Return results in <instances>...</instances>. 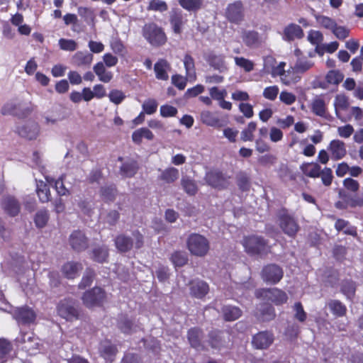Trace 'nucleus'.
I'll return each mask as SVG.
<instances>
[{
    "label": "nucleus",
    "mask_w": 363,
    "mask_h": 363,
    "mask_svg": "<svg viewBox=\"0 0 363 363\" xmlns=\"http://www.w3.org/2000/svg\"><path fill=\"white\" fill-rule=\"evenodd\" d=\"M143 245V237L139 231H134L132 237L119 235L115 239V245L118 251L125 252L130 250L133 247L140 248Z\"/></svg>",
    "instance_id": "obj_1"
},
{
    "label": "nucleus",
    "mask_w": 363,
    "mask_h": 363,
    "mask_svg": "<svg viewBox=\"0 0 363 363\" xmlns=\"http://www.w3.org/2000/svg\"><path fill=\"white\" fill-rule=\"evenodd\" d=\"M187 247L193 255L203 257L209 250V242L204 236L199 234H192L187 240Z\"/></svg>",
    "instance_id": "obj_2"
},
{
    "label": "nucleus",
    "mask_w": 363,
    "mask_h": 363,
    "mask_svg": "<svg viewBox=\"0 0 363 363\" xmlns=\"http://www.w3.org/2000/svg\"><path fill=\"white\" fill-rule=\"evenodd\" d=\"M143 32L144 38L153 46H160L167 41L163 30L155 23L145 24Z\"/></svg>",
    "instance_id": "obj_3"
},
{
    "label": "nucleus",
    "mask_w": 363,
    "mask_h": 363,
    "mask_svg": "<svg viewBox=\"0 0 363 363\" xmlns=\"http://www.w3.org/2000/svg\"><path fill=\"white\" fill-rule=\"evenodd\" d=\"M242 245L245 251L250 255L265 254L269 249L262 238L255 235L245 237L242 240Z\"/></svg>",
    "instance_id": "obj_4"
},
{
    "label": "nucleus",
    "mask_w": 363,
    "mask_h": 363,
    "mask_svg": "<svg viewBox=\"0 0 363 363\" xmlns=\"http://www.w3.org/2000/svg\"><path fill=\"white\" fill-rule=\"evenodd\" d=\"M30 112L31 109L29 107H25L23 103L17 99L6 102L1 109L2 115H12L18 117H24Z\"/></svg>",
    "instance_id": "obj_5"
},
{
    "label": "nucleus",
    "mask_w": 363,
    "mask_h": 363,
    "mask_svg": "<svg viewBox=\"0 0 363 363\" xmlns=\"http://www.w3.org/2000/svg\"><path fill=\"white\" fill-rule=\"evenodd\" d=\"M255 295L259 298L271 301L276 305H280L286 303L288 299L286 293L277 288L271 289H259L256 291Z\"/></svg>",
    "instance_id": "obj_6"
},
{
    "label": "nucleus",
    "mask_w": 363,
    "mask_h": 363,
    "mask_svg": "<svg viewBox=\"0 0 363 363\" xmlns=\"http://www.w3.org/2000/svg\"><path fill=\"white\" fill-rule=\"evenodd\" d=\"M57 313L62 318L72 321L79 318V311L71 300L61 301L57 308Z\"/></svg>",
    "instance_id": "obj_7"
},
{
    "label": "nucleus",
    "mask_w": 363,
    "mask_h": 363,
    "mask_svg": "<svg viewBox=\"0 0 363 363\" xmlns=\"http://www.w3.org/2000/svg\"><path fill=\"white\" fill-rule=\"evenodd\" d=\"M104 298V291L101 288L95 287L83 294L82 301L87 308H92L100 305Z\"/></svg>",
    "instance_id": "obj_8"
},
{
    "label": "nucleus",
    "mask_w": 363,
    "mask_h": 363,
    "mask_svg": "<svg viewBox=\"0 0 363 363\" xmlns=\"http://www.w3.org/2000/svg\"><path fill=\"white\" fill-rule=\"evenodd\" d=\"M206 183L213 188L225 189L229 186V178L217 171H209L206 174Z\"/></svg>",
    "instance_id": "obj_9"
},
{
    "label": "nucleus",
    "mask_w": 363,
    "mask_h": 363,
    "mask_svg": "<svg viewBox=\"0 0 363 363\" xmlns=\"http://www.w3.org/2000/svg\"><path fill=\"white\" fill-rule=\"evenodd\" d=\"M279 226L289 236H294L299 229L296 220L289 214L283 213L279 216Z\"/></svg>",
    "instance_id": "obj_10"
},
{
    "label": "nucleus",
    "mask_w": 363,
    "mask_h": 363,
    "mask_svg": "<svg viewBox=\"0 0 363 363\" xmlns=\"http://www.w3.org/2000/svg\"><path fill=\"white\" fill-rule=\"evenodd\" d=\"M262 277L265 282L277 284L283 277V271L276 264L267 265L262 269Z\"/></svg>",
    "instance_id": "obj_11"
},
{
    "label": "nucleus",
    "mask_w": 363,
    "mask_h": 363,
    "mask_svg": "<svg viewBox=\"0 0 363 363\" xmlns=\"http://www.w3.org/2000/svg\"><path fill=\"white\" fill-rule=\"evenodd\" d=\"M17 132L21 137L33 140L36 138L39 133V126L35 122H26L17 128Z\"/></svg>",
    "instance_id": "obj_12"
},
{
    "label": "nucleus",
    "mask_w": 363,
    "mask_h": 363,
    "mask_svg": "<svg viewBox=\"0 0 363 363\" xmlns=\"http://www.w3.org/2000/svg\"><path fill=\"white\" fill-rule=\"evenodd\" d=\"M16 341L18 345L20 343L23 344L22 350H26L30 354H34L35 350L38 349V342L30 334H21Z\"/></svg>",
    "instance_id": "obj_13"
},
{
    "label": "nucleus",
    "mask_w": 363,
    "mask_h": 363,
    "mask_svg": "<svg viewBox=\"0 0 363 363\" xmlns=\"http://www.w3.org/2000/svg\"><path fill=\"white\" fill-rule=\"evenodd\" d=\"M273 341L274 336L271 333L260 332L253 337L252 344L257 349H265L271 345Z\"/></svg>",
    "instance_id": "obj_14"
},
{
    "label": "nucleus",
    "mask_w": 363,
    "mask_h": 363,
    "mask_svg": "<svg viewBox=\"0 0 363 363\" xmlns=\"http://www.w3.org/2000/svg\"><path fill=\"white\" fill-rule=\"evenodd\" d=\"M328 150L330 152L332 157L335 160L342 159L347 153L345 143L338 139L333 140L330 143Z\"/></svg>",
    "instance_id": "obj_15"
},
{
    "label": "nucleus",
    "mask_w": 363,
    "mask_h": 363,
    "mask_svg": "<svg viewBox=\"0 0 363 363\" xmlns=\"http://www.w3.org/2000/svg\"><path fill=\"white\" fill-rule=\"evenodd\" d=\"M208 285L203 281L196 280L191 283L190 294L197 298H202L208 292Z\"/></svg>",
    "instance_id": "obj_16"
},
{
    "label": "nucleus",
    "mask_w": 363,
    "mask_h": 363,
    "mask_svg": "<svg viewBox=\"0 0 363 363\" xmlns=\"http://www.w3.org/2000/svg\"><path fill=\"white\" fill-rule=\"evenodd\" d=\"M208 62L209 65L220 73L228 71V66L225 57L223 55L211 54L208 56Z\"/></svg>",
    "instance_id": "obj_17"
},
{
    "label": "nucleus",
    "mask_w": 363,
    "mask_h": 363,
    "mask_svg": "<svg viewBox=\"0 0 363 363\" xmlns=\"http://www.w3.org/2000/svg\"><path fill=\"white\" fill-rule=\"evenodd\" d=\"M69 242L72 247L77 251L83 250L87 247V240L81 231L72 233L69 238Z\"/></svg>",
    "instance_id": "obj_18"
},
{
    "label": "nucleus",
    "mask_w": 363,
    "mask_h": 363,
    "mask_svg": "<svg viewBox=\"0 0 363 363\" xmlns=\"http://www.w3.org/2000/svg\"><path fill=\"white\" fill-rule=\"evenodd\" d=\"M14 317L23 323H33L35 319V313L33 310L27 307L17 308L14 311Z\"/></svg>",
    "instance_id": "obj_19"
},
{
    "label": "nucleus",
    "mask_w": 363,
    "mask_h": 363,
    "mask_svg": "<svg viewBox=\"0 0 363 363\" xmlns=\"http://www.w3.org/2000/svg\"><path fill=\"white\" fill-rule=\"evenodd\" d=\"M93 69L99 81L102 82L108 83L113 79V73L107 70L104 64L101 62H97L94 66Z\"/></svg>",
    "instance_id": "obj_20"
},
{
    "label": "nucleus",
    "mask_w": 363,
    "mask_h": 363,
    "mask_svg": "<svg viewBox=\"0 0 363 363\" xmlns=\"http://www.w3.org/2000/svg\"><path fill=\"white\" fill-rule=\"evenodd\" d=\"M169 69L170 66L167 60L162 59L157 61L154 66L156 78L160 80H167L169 79L167 71Z\"/></svg>",
    "instance_id": "obj_21"
},
{
    "label": "nucleus",
    "mask_w": 363,
    "mask_h": 363,
    "mask_svg": "<svg viewBox=\"0 0 363 363\" xmlns=\"http://www.w3.org/2000/svg\"><path fill=\"white\" fill-rule=\"evenodd\" d=\"M101 355L106 359L110 362L113 360V358L117 352L116 348L108 341H104L101 343L99 347Z\"/></svg>",
    "instance_id": "obj_22"
},
{
    "label": "nucleus",
    "mask_w": 363,
    "mask_h": 363,
    "mask_svg": "<svg viewBox=\"0 0 363 363\" xmlns=\"http://www.w3.org/2000/svg\"><path fill=\"white\" fill-rule=\"evenodd\" d=\"M82 269L80 264L69 262L62 266V272L67 278L74 279L78 276Z\"/></svg>",
    "instance_id": "obj_23"
},
{
    "label": "nucleus",
    "mask_w": 363,
    "mask_h": 363,
    "mask_svg": "<svg viewBox=\"0 0 363 363\" xmlns=\"http://www.w3.org/2000/svg\"><path fill=\"white\" fill-rule=\"evenodd\" d=\"M301 78V76L296 72L294 66H293L286 70L285 74L281 77V82L285 85L289 86L296 84L300 81Z\"/></svg>",
    "instance_id": "obj_24"
},
{
    "label": "nucleus",
    "mask_w": 363,
    "mask_h": 363,
    "mask_svg": "<svg viewBox=\"0 0 363 363\" xmlns=\"http://www.w3.org/2000/svg\"><path fill=\"white\" fill-rule=\"evenodd\" d=\"M93 55L86 52H77L72 58L73 63L77 66L89 65L93 61Z\"/></svg>",
    "instance_id": "obj_25"
},
{
    "label": "nucleus",
    "mask_w": 363,
    "mask_h": 363,
    "mask_svg": "<svg viewBox=\"0 0 363 363\" xmlns=\"http://www.w3.org/2000/svg\"><path fill=\"white\" fill-rule=\"evenodd\" d=\"M242 7L240 2H235L228 6L227 16L230 21L237 22L242 18Z\"/></svg>",
    "instance_id": "obj_26"
},
{
    "label": "nucleus",
    "mask_w": 363,
    "mask_h": 363,
    "mask_svg": "<svg viewBox=\"0 0 363 363\" xmlns=\"http://www.w3.org/2000/svg\"><path fill=\"white\" fill-rule=\"evenodd\" d=\"M284 38L288 40H293L296 38H301L303 35L301 28L296 24H291L285 28Z\"/></svg>",
    "instance_id": "obj_27"
},
{
    "label": "nucleus",
    "mask_w": 363,
    "mask_h": 363,
    "mask_svg": "<svg viewBox=\"0 0 363 363\" xmlns=\"http://www.w3.org/2000/svg\"><path fill=\"white\" fill-rule=\"evenodd\" d=\"M201 121L211 127L220 128L222 126L220 120L209 111H203L201 113Z\"/></svg>",
    "instance_id": "obj_28"
},
{
    "label": "nucleus",
    "mask_w": 363,
    "mask_h": 363,
    "mask_svg": "<svg viewBox=\"0 0 363 363\" xmlns=\"http://www.w3.org/2000/svg\"><path fill=\"white\" fill-rule=\"evenodd\" d=\"M179 177V170L175 167H168L162 171L160 175V179L166 183H173L178 179Z\"/></svg>",
    "instance_id": "obj_29"
},
{
    "label": "nucleus",
    "mask_w": 363,
    "mask_h": 363,
    "mask_svg": "<svg viewBox=\"0 0 363 363\" xmlns=\"http://www.w3.org/2000/svg\"><path fill=\"white\" fill-rule=\"evenodd\" d=\"M327 306L335 316L342 317L346 314V306L338 300H330L328 302Z\"/></svg>",
    "instance_id": "obj_30"
},
{
    "label": "nucleus",
    "mask_w": 363,
    "mask_h": 363,
    "mask_svg": "<svg viewBox=\"0 0 363 363\" xmlns=\"http://www.w3.org/2000/svg\"><path fill=\"white\" fill-rule=\"evenodd\" d=\"M311 108L315 115L324 116L326 113V104L323 99L320 96H316L313 99L311 104Z\"/></svg>",
    "instance_id": "obj_31"
},
{
    "label": "nucleus",
    "mask_w": 363,
    "mask_h": 363,
    "mask_svg": "<svg viewBox=\"0 0 363 363\" xmlns=\"http://www.w3.org/2000/svg\"><path fill=\"white\" fill-rule=\"evenodd\" d=\"M3 208L5 211L11 216H16L20 210L18 202L11 197L6 198L3 202Z\"/></svg>",
    "instance_id": "obj_32"
},
{
    "label": "nucleus",
    "mask_w": 363,
    "mask_h": 363,
    "mask_svg": "<svg viewBox=\"0 0 363 363\" xmlns=\"http://www.w3.org/2000/svg\"><path fill=\"white\" fill-rule=\"evenodd\" d=\"M143 138L152 140L154 138V135L147 128H139L133 133L132 139L135 143L140 144Z\"/></svg>",
    "instance_id": "obj_33"
},
{
    "label": "nucleus",
    "mask_w": 363,
    "mask_h": 363,
    "mask_svg": "<svg viewBox=\"0 0 363 363\" xmlns=\"http://www.w3.org/2000/svg\"><path fill=\"white\" fill-rule=\"evenodd\" d=\"M224 319L227 321H233L241 316V310L236 306H227L223 308Z\"/></svg>",
    "instance_id": "obj_34"
},
{
    "label": "nucleus",
    "mask_w": 363,
    "mask_h": 363,
    "mask_svg": "<svg viewBox=\"0 0 363 363\" xmlns=\"http://www.w3.org/2000/svg\"><path fill=\"white\" fill-rule=\"evenodd\" d=\"M313 65L314 63L306 57H298L294 66L296 72L301 76L303 73L312 68Z\"/></svg>",
    "instance_id": "obj_35"
},
{
    "label": "nucleus",
    "mask_w": 363,
    "mask_h": 363,
    "mask_svg": "<svg viewBox=\"0 0 363 363\" xmlns=\"http://www.w3.org/2000/svg\"><path fill=\"white\" fill-rule=\"evenodd\" d=\"M301 169L304 174L310 177H318L320 174V167L316 163H306Z\"/></svg>",
    "instance_id": "obj_36"
},
{
    "label": "nucleus",
    "mask_w": 363,
    "mask_h": 363,
    "mask_svg": "<svg viewBox=\"0 0 363 363\" xmlns=\"http://www.w3.org/2000/svg\"><path fill=\"white\" fill-rule=\"evenodd\" d=\"M181 185L184 191L190 196L196 194L198 191L195 181L188 177H183L182 178Z\"/></svg>",
    "instance_id": "obj_37"
},
{
    "label": "nucleus",
    "mask_w": 363,
    "mask_h": 363,
    "mask_svg": "<svg viewBox=\"0 0 363 363\" xmlns=\"http://www.w3.org/2000/svg\"><path fill=\"white\" fill-rule=\"evenodd\" d=\"M349 105L348 98L345 94H337L334 100L336 116L339 117V111L346 110Z\"/></svg>",
    "instance_id": "obj_38"
},
{
    "label": "nucleus",
    "mask_w": 363,
    "mask_h": 363,
    "mask_svg": "<svg viewBox=\"0 0 363 363\" xmlns=\"http://www.w3.org/2000/svg\"><path fill=\"white\" fill-rule=\"evenodd\" d=\"M184 65L186 69V76L189 79L194 80L196 78L195 65L193 57L186 55L184 57Z\"/></svg>",
    "instance_id": "obj_39"
},
{
    "label": "nucleus",
    "mask_w": 363,
    "mask_h": 363,
    "mask_svg": "<svg viewBox=\"0 0 363 363\" xmlns=\"http://www.w3.org/2000/svg\"><path fill=\"white\" fill-rule=\"evenodd\" d=\"M241 38L247 46H255L259 43L258 33L255 31L242 32Z\"/></svg>",
    "instance_id": "obj_40"
},
{
    "label": "nucleus",
    "mask_w": 363,
    "mask_h": 363,
    "mask_svg": "<svg viewBox=\"0 0 363 363\" xmlns=\"http://www.w3.org/2000/svg\"><path fill=\"white\" fill-rule=\"evenodd\" d=\"M78 13L88 24L94 26L96 16L93 9L87 7H79Z\"/></svg>",
    "instance_id": "obj_41"
},
{
    "label": "nucleus",
    "mask_w": 363,
    "mask_h": 363,
    "mask_svg": "<svg viewBox=\"0 0 363 363\" xmlns=\"http://www.w3.org/2000/svg\"><path fill=\"white\" fill-rule=\"evenodd\" d=\"M257 124L255 122L248 123L247 128L241 132L240 138L243 142L252 141L254 139V132L256 130Z\"/></svg>",
    "instance_id": "obj_42"
},
{
    "label": "nucleus",
    "mask_w": 363,
    "mask_h": 363,
    "mask_svg": "<svg viewBox=\"0 0 363 363\" xmlns=\"http://www.w3.org/2000/svg\"><path fill=\"white\" fill-rule=\"evenodd\" d=\"M36 192L39 199L42 202H47L50 199V190L46 184L43 182H40L37 184Z\"/></svg>",
    "instance_id": "obj_43"
},
{
    "label": "nucleus",
    "mask_w": 363,
    "mask_h": 363,
    "mask_svg": "<svg viewBox=\"0 0 363 363\" xmlns=\"http://www.w3.org/2000/svg\"><path fill=\"white\" fill-rule=\"evenodd\" d=\"M12 345L7 340L0 338V359H7L12 351Z\"/></svg>",
    "instance_id": "obj_44"
},
{
    "label": "nucleus",
    "mask_w": 363,
    "mask_h": 363,
    "mask_svg": "<svg viewBox=\"0 0 363 363\" xmlns=\"http://www.w3.org/2000/svg\"><path fill=\"white\" fill-rule=\"evenodd\" d=\"M234 60L235 65L243 69L246 72H250L254 69V62L247 58L243 57H234Z\"/></svg>",
    "instance_id": "obj_45"
},
{
    "label": "nucleus",
    "mask_w": 363,
    "mask_h": 363,
    "mask_svg": "<svg viewBox=\"0 0 363 363\" xmlns=\"http://www.w3.org/2000/svg\"><path fill=\"white\" fill-rule=\"evenodd\" d=\"M138 164L135 161L124 163L121 170L125 177H130L135 174L138 170Z\"/></svg>",
    "instance_id": "obj_46"
},
{
    "label": "nucleus",
    "mask_w": 363,
    "mask_h": 363,
    "mask_svg": "<svg viewBox=\"0 0 363 363\" xmlns=\"http://www.w3.org/2000/svg\"><path fill=\"white\" fill-rule=\"evenodd\" d=\"M60 48L65 51L72 52L77 49V43L72 39L60 38L58 41Z\"/></svg>",
    "instance_id": "obj_47"
},
{
    "label": "nucleus",
    "mask_w": 363,
    "mask_h": 363,
    "mask_svg": "<svg viewBox=\"0 0 363 363\" xmlns=\"http://www.w3.org/2000/svg\"><path fill=\"white\" fill-rule=\"evenodd\" d=\"M201 336V332L197 328H192L189 330L188 339L192 347L197 348L199 346Z\"/></svg>",
    "instance_id": "obj_48"
},
{
    "label": "nucleus",
    "mask_w": 363,
    "mask_h": 363,
    "mask_svg": "<svg viewBox=\"0 0 363 363\" xmlns=\"http://www.w3.org/2000/svg\"><path fill=\"white\" fill-rule=\"evenodd\" d=\"M108 257V248L105 246L95 248L93 250V259L99 262H105Z\"/></svg>",
    "instance_id": "obj_49"
},
{
    "label": "nucleus",
    "mask_w": 363,
    "mask_h": 363,
    "mask_svg": "<svg viewBox=\"0 0 363 363\" xmlns=\"http://www.w3.org/2000/svg\"><path fill=\"white\" fill-rule=\"evenodd\" d=\"M179 3L186 10L194 11L200 9L202 0H179Z\"/></svg>",
    "instance_id": "obj_50"
},
{
    "label": "nucleus",
    "mask_w": 363,
    "mask_h": 363,
    "mask_svg": "<svg viewBox=\"0 0 363 363\" xmlns=\"http://www.w3.org/2000/svg\"><path fill=\"white\" fill-rule=\"evenodd\" d=\"M210 96L218 101L224 99L227 96V91L225 89H219L217 86H212L208 89Z\"/></svg>",
    "instance_id": "obj_51"
},
{
    "label": "nucleus",
    "mask_w": 363,
    "mask_h": 363,
    "mask_svg": "<svg viewBox=\"0 0 363 363\" xmlns=\"http://www.w3.org/2000/svg\"><path fill=\"white\" fill-rule=\"evenodd\" d=\"M343 74L338 70H331L326 75V80L328 83L337 84L343 79Z\"/></svg>",
    "instance_id": "obj_52"
},
{
    "label": "nucleus",
    "mask_w": 363,
    "mask_h": 363,
    "mask_svg": "<svg viewBox=\"0 0 363 363\" xmlns=\"http://www.w3.org/2000/svg\"><path fill=\"white\" fill-rule=\"evenodd\" d=\"M317 23L322 27L330 30L333 29L335 28V26L336 24L335 21L333 19H331L329 17L325 16H318L316 17Z\"/></svg>",
    "instance_id": "obj_53"
},
{
    "label": "nucleus",
    "mask_w": 363,
    "mask_h": 363,
    "mask_svg": "<svg viewBox=\"0 0 363 363\" xmlns=\"http://www.w3.org/2000/svg\"><path fill=\"white\" fill-rule=\"evenodd\" d=\"M175 267H182L187 262V257L184 252H176L171 257Z\"/></svg>",
    "instance_id": "obj_54"
},
{
    "label": "nucleus",
    "mask_w": 363,
    "mask_h": 363,
    "mask_svg": "<svg viewBox=\"0 0 363 363\" xmlns=\"http://www.w3.org/2000/svg\"><path fill=\"white\" fill-rule=\"evenodd\" d=\"M48 213L47 211H39L35 217V223L38 228H43L48 223Z\"/></svg>",
    "instance_id": "obj_55"
},
{
    "label": "nucleus",
    "mask_w": 363,
    "mask_h": 363,
    "mask_svg": "<svg viewBox=\"0 0 363 363\" xmlns=\"http://www.w3.org/2000/svg\"><path fill=\"white\" fill-rule=\"evenodd\" d=\"M307 39L311 44L318 45L322 43L323 36L320 31L311 30L308 33Z\"/></svg>",
    "instance_id": "obj_56"
},
{
    "label": "nucleus",
    "mask_w": 363,
    "mask_h": 363,
    "mask_svg": "<svg viewBox=\"0 0 363 363\" xmlns=\"http://www.w3.org/2000/svg\"><path fill=\"white\" fill-rule=\"evenodd\" d=\"M158 104L153 99H148L143 104V111L149 115L154 113L157 108Z\"/></svg>",
    "instance_id": "obj_57"
},
{
    "label": "nucleus",
    "mask_w": 363,
    "mask_h": 363,
    "mask_svg": "<svg viewBox=\"0 0 363 363\" xmlns=\"http://www.w3.org/2000/svg\"><path fill=\"white\" fill-rule=\"evenodd\" d=\"M344 187L352 192H357L359 191L360 188L359 183L358 181L351 178L348 177L343 180L342 182Z\"/></svg>",
    "instance_id": "obj_58"
},
{
    "label": "nucleus",
    "mask_w": 363,
    "mask_h": 363,
    "mask_svg": "<svg viewBox=\"0 0 363 363\" xmlns=\"http://www.w3.org/2000/svg\"><path fill=\"white\" fill-rule=\"evenodd\" d=\"M148 10L163 12L167 10L166 2L162 0H152L147 7Z\"/></svg>",
    "instance_id": "obj_59"
},
{
    "label": "nucleus",
    "mask_w": 363,
    "mask_h": 363,
    "mask_svg": "<svg viewBox=\"0 0 363 363\" xmlns=\"http://www.w3.org/2000/svg\"><path fill=\"white\" fill-rule=\"evenodd\" d=\"M279 89L276 85L266 87L263 91V96L269 100L274 101L277 97Z\"/></svg>",
    "instance_id": "obj_60"
},
{
    "label": "nucleus",
    "mask_w": 363,
    "mask_h": 363,
    "mask_svg": "<svg viewBox=\"0 0 363 363\" xmlns=\"http://www.w3.org/2000/svg\"><path fill=\"white\" fill-rule=\"evenodd\" d=\"M279 100L284 104L289 106L296 101V96L291 92L282 91L279 94Z\"/></svg>",
    "instance_id": "obj_61"
},
{
    "label": "nucleus",
    "mask_w": 363,
    "mask_h": 363,
    "mask_svg": "<svg viewBox=\"0 0 363 363\" xmlns=\"http://www.w3.org/2000/svg\"><path fill=\"white\" fill-rule=\"evenodd\" d=\"M354 131V128L350 124L340 126L337 129L338 135L342 138H349L353 134Z\"/></svg>",
    "instance_id": "obj_62"
},
{
    "label": "nucleus",
    "mask_w": 363,
    "mask_h": 363,
    "mask_svg": "<svg viewBox=\"0 0 363 363\" xmlns=\"http://www.w3.org/2000/svg\"><path fill=\"white\" fill-rule=\"evenodd\" d=\"M294 318L300 322H304L306 319L307 315L304 311L303 308L301 303L297 302L294 306Z\"/></svg>",
    "instance_id": "obj_63"
},
{
    "label": "nucleus",
    "mask_w": 363,
    "mask_h": 363,
    "mask_svg": "<svg viewBox=\"0 0 363 363\" xmlns=\"http://www.w3.org/2000/svg\"><path fill=\"white\" fill-rule=\"evenodd\" d=\"M108 98L113 104H119L125 99V95L121 91L114 89L109 92Z\"/></svg>",
    "instance_id": "obj_64"
}]
</instances>
